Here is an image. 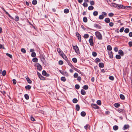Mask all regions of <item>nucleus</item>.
Here are the masks:
<instances>
[{"label":"nucleus","mask_w":132,"mask_h":132,"mask_svg":"<svg viewBox=\"0 0 132 132\" xmlns=\"http://www.w3.org/2000/svg\"><path fill=\"white\" fill-rule=\"evenodd\" d=\"M90 4L91 5H93L95 3L94 1H90Z\"/></svg>","instance_id":"63"},{"label":"nucleus","mask_w":132,"mask_h":132,"mask_svg":"<svg viewBox=\"0 0 132 132\" xmlns=\"http://www.w3.org/2000/svg\"><path fill=\"white\" fill-rule=\"evenodd\" d=\"M97 55V53L96 52H92V55H93V56H94L95 57V56H96Z\"/></svg>","instance_id":"49"},{"label":"nucleus","mask_w":132,"mask_h":132,"mask_svg":"<svg viewBox=\"0 0 132 132\" xmlns=\"http://www.w3.org/2000/svg\"><path fill=\"white\" fill-rule=\"evenodd\" d=\"M94 26L96 28H97L98 29H101V27L98 24H94Z\"/></svg>","instance_id":"12"},{"label":"nucleus","mask_w":132,"mask_h":132,"mask_svg":"<svg viewBox=\"0 0 132 132\" xmlns=\"http://www.w3.org/2000/svg\"><path fill=\"white\" fill-rule=\"evenodd\" d=\"M32 61L34 62H36L38 61V59L37 58L35 57L32 59Z\"/></svg>","instance_id":"20"},{"label":"nucleus","mask_w":132,"mask_h":132,"mask_svg":"<svg viewBox=\"0 0 132 132\" xmlns=\"http://www.w3.org/2000/svg\"><path fill=\"white\" fill-rule=\"evenodd\" d=\"M83 20L84 22H86L87 21V18L86 17H84L83 18Z\"/></svg>","instance_id":"34"},{"label":"nucleus","mask_w":132,"mask_h":132,"mask_svg":"<svg viewBox=\"0 0 132 132\" xmlns=\"http://www.w3.org/2000/svg\"><path fill=\"white\" fill-rule=\"evenodd\" d=\"M16 81L15 79H14L13 80V83L14 85H15L16 84Z\"/></svg>","instance_id":"61"},{"label":"nucleus","mask_w":132,"mask_h":132,"mask_svg":"<svg viewBox=\"0 0 132 132\" xmlns=\"http://www.w3.org/2000/svg\"><path fill=\"white\" fill-rule=\"evenodd\" d=\"M68 64L71 68H72L73 69L74 68V67L70 63H68Z\"/></svg>","instance_id":"51"},{"label":"nucleus","mask_w":132,"mask_h":132,"mask_svg":"<svg viewBox=\"0 0 132 132\" xmlns=\"http://www.w3.org/2000/svg\"><path fill=\"white\" fill-rule=\"evenodd\" d=\"M95 34L97 38L99 40L102 39V36L101 34L98 31H96L95 33Z\"/></svg>","instance_id":"1"},{"label":"nucleus","mask_w":132,"mask_h":132,"mask_svg":"<svg viewBox=\"0 0 132 132\" xmlns=\"http://www.w3.org/2000/svg\"><path fill=\"white\" fill-rule=\"evenodd\" d=\"M64 59L65 60H67V58L66 56L64 54L63 55V56H62Z\"/></svg>","instance_id":"56"},{"label":"nucleus","mask_w":132,"mask_h":132,"mask_svg":"<svg viewBox=\"0 0 132 132\" xmlns=\"http://www.w3.org/2000/svg\"><path fill=\"white\" fill-rule=\"evenodd\" d=\"M73 49L75 50V52L77 53H79V51L78 47L77 46H73Z\"/></svg>","instance_id":"4"},{"label":"nucleus","mask_w":132,"mask_h":132,"mask_svg":"<svg viewBox=\"0 0 132 132\" xmlns=\"http://www.w3.org/2000/svg\"><path fill=\"white\" fill-rule=\"evenodd\" d=\"M76 34L77 36L78 37L79 41L81 42V35L78 32L76 33Z\"/></svg>","instance_id":"5"},{"label":"nucleus","mask_w":132,"mask_h":132,"mask_svg":"<svg viewBox=\"0 0 132 132\" xmlns=\"http://www.w3.org/2000/svg\"><path fill=\"white\" fill-rule=\"evenodd\" d=\"M30 119L31 121H34L35 120V118L32 116L30 117Z\"/></svg>","instance_id":"59"},{"label":"nucleus","mask_w":132,"mask_h":132,"mask_svg":"<svg viewBox=\"0 0 132 132\" xmlns=\"http://www.w3.org/2000/svg\"><path fill=\"white\" fill-rule=\"evenodd\" d=\"M61 81H63V82H65L66 80V79L65 77H63L61 78Z\"/></svg>","instance_id":"37"},{"label":"nucleus","mask_w":132,"mask_h":132,"mask_svg":"<svg viewBox=\"0 0 132 132\" xmlns=\"http://www.w3.org/2000/svg\"><path fill=\"white\" fill-rule=\"evenodd\" d=\"M37 69L38 70L41 71L42 70V66L40 64H38L37 65Z\"/></svg>","instance_id":"7"},{"label":"nucleus","mask_w":132,"mask_h":132,"mask_svg":"<svg viewBox=\"0 0 132 132\" xmlns=\"http://www.w3.org/2000/svg\"><path fill=\"white\" fill-rule=\"evenodd\" d=\"M83 5L84 7H87L88 5V4L85 2H84L83 3Z\"/></svg>","instance_id":"53"},{"label":"nucleus","mask_w":132,"mask_h":132,"mask_svg":"<svg viewBox=\"0 0 132 132\" xmlns=\"http://www.w3.org/2000/svg\"><path fill=\"white\" fill-rule=\"evenodd\" d=\"M97 103L99 105H100L101 104V102L100 100H98L97 101Z\"/></svg>","instance_id":"28"},{"label":"nucleus","mask_w":132,"mask_h":132,"mask_svg":"<svg viewBox=\"0 0 132 132\" xmlns=\"http://www.w3.org/2000/svg\"><path fill=\"white\" fill-rule=\"evenodd\" d=\"M95 61L97 63L101 61L98 58H97L95 59Z\"/></svg>","instance_id":"48"},{"label":"nucleus","mask_w":132,"mask_h":132,"mask_svg":"<svg viewBox=\"0 0 132 132\" xmlns=\"http://www.w3.org/2000/svg\"><path fill=\"white\" fill-rule=\"evenodd\" d=\"M118 54L122 56H123L124 55L123 52L121 50H119L118 53Z\"/></svg>","instance_id":"8"},{"label":"nucleus","mask_w":132,"mask_h":132,"mask_svg":"<svg viewBox=\"0 0 132 132\" xmlns=\"http://www.w3.org/2000/svg\"><path fill=\"white\" fill-rule=\"evenodd\" d=\"M83 88L85 90H87L88 88V86L87 85H85L83 86Z\"/></svg>","instance_id":"39"},{"label":"nucleus","mask_w":132,"mask_h":132,"mask_svg":"<svg viewBox=\"0 0 132 132\" xmlns=\"http://www.w3.org/2000/svg\"><path fill=\"white\" fill-rule=\"evenodd\" d=\"M26 78L28 82L29 83H31L32 81L28 77H26Z\"/></svg>","instance_id":"13"},{"label":"nucleus","mask_w":132,"mask_h":132,"mask_svg":"<svg viewBox=\"0 0 132 132\" xmlns=\"http://www.w3.org/2000/svg\"><path fill=\"white\" fill-rule=\"evenodd\" d=\"M6 71L5 70H4L2 72V74L3 76H4L6 75Z\"/></svg>","instance_id":"43"},{"label":"nucleus","mask_w":132,"mask_h":132,"mask_svg":"<svg viewBox=\"0 0 132 132\" xmlns=\"http://www.w3.org/2000/svg\"><path fill=\"white\" fill-rule=\"evenodd\" d=\"M72 61L75 63H76L77 61V60L76 58H73L72 59Z\"/></svg>","instance_id":"38"},{"label":"nucleus","mask_w":132,"mask_h":132,"mask_svg":"<svg viewBox=\"0 0 132 132\" xmlns=\"http://www.w3.org/2000/svg\"><path fill=\"white\" fill-rule=\"evenodd\" d=\"M46 72L44 70H43L42 72V74L44 76H45L46 74Z\"/></svg>","instance_id":"52"},{"label":"nucleus","mask_w":132,"mask_h":132,"mask_svg":"<svg viewBox=\"0 0 132 132\" xmlns=\"http://www.w3.org/2000/svg\"><path fill=\"white\" fill-rule=\"evenodd\" d=\"M109 79H110V80H113L114 79V77L112 76H110L109 77Z\"/></svg>","instance_id":"50"},{"label":"nucleus","mask_w":132,"mask_h":132,"mask_svg":"<svg viewBox=\"0 0 132 132\" xmlns=\"http://www.w3.org/2000/svg\"><path fill=\"white\" fill-rule=\"evenodd\" d=\"M92 107L94 109H97L99 108V107L96 104H93L92 105Z\"/></svg>","instance_id":"6"},{"label":"nucleus","mask_w":132,"mask_h":132,"mask_svg":"<svg viewBox=\"0 0 132 132\" xmlns=\"http://www.w3.org/2000/svg\"><path fill=\"white\" fill-rule=\"evenodd\" d=\"M86 114V113L84 111H82L81 113V115L82 117H84Z\"/></svg>","instance_id":"21"},{"label":"nucleus","mask_w":132,"mask_h":132,"mask_svg":"<svg viewBox=\"0 0 132 132\" xmlns=\"http://www.w3.org/2000/svg\"><path fill=\"white\" fill-rule=\"evenodd\" d=\"M76 108L77 111H79L80 109V106L78 104H77L76 105Z\"/></svg>","instance_id":"19"},{"label":"nucleus","mask_w":132,"mask_h":132,"mask_svg":"<svg viewBox=\"0 0 132 132\" xmlns=\"http://www.w3.org/2000/svg\"><path fill=\"white\" fill-rule=\"evenodd\" d=\"M129 29L128 28H126L124 30V32L126 33H127L129 32Z\"/></svg>","instance_id":"27"},{"label":"nucleus","mask_w":132,"mask_h":132,"mask_svg":"<svg viewBox=\"0 0 132 132\" xmlns=\"http://www.w3.org/2000/svg\"><path fill=\"white\" fill-rule=\"evenodd\" d=\"M120 98L122 100H124L125 99V97L122 94H120Z\"/></svg>","instance_id":"17"},{"label":"nucleus","mask_w":132,"mask_h":132,"mask_svg":"<svg viewBox=\"0 0 132 132\" xmlns=\"http://www.w3.org/2000/svg\"><path fill=\"white\" fill-rule=\"evenodd\" d=\"M131 7L130 6H126L124 7L125 9H126L127 10H129L131 9Z\"/></svg>","instance_id":"29"},{"label":"nucleus","mask_w":132,"mask_h":132,"mask_svg":"<svg viewBox=\"0 0 132 132\" xmlns=\"http://www.w3.org/2000/svg\"><path fill=\"white\" fill-rule=\"evenodd\" d=\"M93 37L92 36H91L90 37V38L89 41V43H90V44L91 46H93L94 44V43L93 42Z\"/></svg>","instance_id":"3"},{"label":"nucleus","mask_w":132,"mask_h":132,"mask_svg":"<svg viewBox=\"0 0 132 132\" xmlns=\"http://www.w3.org/2000/svg\"><path fill=\"white\" fill-rule=\"evenodd\" d=\"M107 49L108 50L111 51L112 49L111 46L110 45H108L107 46Z\"/></svg>","instance_id":"26"},{"label":"nucleus","mask_w":132,"mask_h":132,"mask_svg":"<svg viewBox=\"0 0 132 132\" xmlns=\"http://www.w3.org/2000/svg\"><path fill=\"white\" fill-rule=\"evenodd\" d=\"M93 14L94 16H96L98 14V13L97 11H95L93 12Z\"/></svg>","instance_id":"31"},{"label":"nucleus","mask_w":132,"mask_h":132,"mask_svg":"<svg viewBox=\"0 0 132 132\" xmlns=\"http://www.w3.org/2000/svg\"><path fill=\"white\" fill-rule=\"evenodd\" d=\"M104 21L106 23H108L110 22V20L109 18H106L105 19Z\"/></svg>","instance_id":"10"},{"label":"nucleus","mask_w":132,"mask_h":132,"mask_svg":"<svg viewBox=\"0 0 132 132\" xmlns=\"http://www.w3.org/2000/svg\"><path fill=\"white\" fill-rule=\"evenodd\" d=\"M39 78L41 80H45V78L43 76H42V75L40 76V77H39Z\"/></svg>","instance_id":"54"},{"label":"nucleus","mask_w":132,"mask_h":132,"mask_svg":"<svg viewBox=\"0 0 132 132\" xmlns=\"http://www.w3.org/2000/svg\"><path fill=\"white\" fill-rule=\"evenodd\" d=\"M124 28L123 27H122L120 30L119 31L120 32H122L123 31Z\"/></svg>","instance_id":"57"},{"label":"nucleus","mask_w":132,"mask_h":132,"mask_svg":"<svg viewBox=\"0 0 132 132\" xmlns=\"http://www.w3.org/2000/svg\"><path fill=\"white\" fill-rule=\"evenodd\" d=\"M116 58L117 59H120L121 58L120 56L119 55H117L116 56Z\"/></svg>","instance_id":"41"},{"label":"nucleus","mask_w":132,"mask_h":132,"mask_svg":"<svg viewBox=\"0 0 132 132\" xmlns=\"http://www.w3.org/2000/svg\"><path fill=\"white\" fill-rule=\"evenodd\" d=\"M72 101L74 103H75L77 102L78 100L77 98H75L73 99Z\"/></svg>","instance_id":"33"},{"label":"nucleus","mask_w":132,"mask_h":132,"mask_svg":"<svg viewBox=\"0 0 132 132\" xmlns=\"http://www.w3.org/2000/svg\"><path fill=\"white\" fill-rule=\"evenodd\" d=\"M128 44L130 47L132 46V42H129Z\"/></svg>","instance_id":"64"},{"label":"nucleus","mask_w":132,"mask_h":132,"mask_svg":"<svg viewBox=\"0 0 132 132\" xmlns=\"http://www.w3.org/2000/svg\"><path fill=\"white\" fill-rule=\"evenodd\" d=\"M64 12L65 13H67L69 12V10L68 9H66L64 10Z\"/></svg>","instance_id":"25"},{"label":"nucleus","mask_w":132,"mask_h":132,"mask_svg":"<svg viewBox=\"0 0 132 132\" xmlns=\"http://www.w3.org/2000/svg\"><path fill=\"white\" fill-rule=\"evenodd\" d=\"M113 129L115 130H117L118 129V126L117 125L114 126L113 127Z\"/></svg>","instance_id":"18"},{"label":"nucleus","mask_w":132,"mask_h":132,"mask_svg":"<svg viewBox=\"0 0 132 132\" xmlns=\"http://www.w3.org/2000/svg\"><path fill=\"white\" fill-rule=\"evenodd\" d=\"M104 18V15H100L99 17V18L100 19H103Z\"/></svg>","instance_id":"40"},{"label":"nucleus","mask_w":132,"mask_h":132,"mask_svg":"<svg viewBox=\"0 0 132 132\" xmlns=\"http://www.w3.org/2000/svg\"><path fill=\"white\" fill-rule=\"evenodd\" d=\"M19 20V18L18 16H15V20L18 21Z\"/></svg>","instance_id":"42"},{"label":"nucleus","mask_w":132,"mask_h":132,"mask_svg":"<svg viewBox=\"0 0 132 132\" xmlns=\"http://www.w3.org/2000/svg\"><path fill=\"white\" fill-rule=\"evenodd\" d=\"M32 4L34 5L36 4L37 3V1L36 0H34L32 2Z\"/></svg>","instance_id":"35"},{"label":"nucleus","mask_w":132,"mask_h":132,"mask_svg":"<svg viewBox=\"0 0 132 132\" xmlns=\"http://www.w3.org/2000/svg\"><path fill=\"white\" fill-rule=\"evenodd\" d=\"M90 128V126L89 125H88L87 124L86 125V126H84V128L86 130Z\"/></svg>","instance_id":"16"},{"label":"nucleus","mask_w":132,"mask_h":132,"mask_svg":"<svg viewBox=\"0 0 132 132\" xmlns=\"http://www.w3.org/2000/svg\"><path fill=\"white\" fill-rule=\"evenodd\" d=\"M24 97L27 100H28L29 98V96L27 94H25L24 95Z\"/></svg>","instance_id":"32"},{"label":"nucleus","mask_w":132,"mask_h":132,"mask_svg":"<svg viewBox=\"0 0 132 132\" xmlns=\"http://www.w3.org/2000/svg\"><path fill=\"white\" fill-rule=\"evenodd\" d=\"M63 73V75L65 76H69V74L68 72H64Z\"/></svg>","instance_id":"23"},{"label":"nucleus","mask_w":132,"mask_h":132,"mask_svg":"<svg viewBox=\"0 0 132 132\" xmlns=\"http://www.w3.org/2000/svg\"><path fill=\"white\" fill-rule=\"evenodd\" d=\"M75 88L77 89H78L80 87V86L79 85L77 84L75 85Z\"/></svg>","instance_id":"47"},{"label":"nucleus","mask_w":132,"mask_h":132,"mask_svg":"<svg viewBox=\"0 0 132 132\" xmlns=\"http://www.w3.org/2000/svg\"><path fill=\"white\" fill-rule=\"evenodd\" d=\"M94 7L92 6H90L88 7V9L89 10H92L93 9Z\"/></svg>","instance_id":"22"},{"label":"nucleus","mask_w":132,"mask_h":132,"mask_svg":"<svg viewBox=\"0 0 132 132\" xmlns=\"http://www.w3.org/2000/svg\"><path fill=\"white\" fill-rule=\"evenodd\" d=\"M21 51L22 53H25L26 52V50L23 48H22L21 49Z\"/></svg>","instance_id":"45"},{"label":"nucleus","mask_w":132,"mask_h":132,"mask_svg":"<svg viewBox=\"0 0 132 132\" xmlns=\"http://www.w3.org/2000/svg\"><path fill=\"white\" fill-rule=\"evenodd\" d=\"M81 93L82 95H85L86 93V92L84 89H82L81 90Z\"/></svg>","instance_id":"15"},{"label":"nucleus","mask_w":132,"mask_h":132,"mask_svg":"<svg viewBox=\"0 0 132 132\" xmlns=\"http://www.w3.org/2000/svg\"><path fill=\"white\" fill-rule=\"evenodd\" d=\"M36 53L35 52H32L31 54V56L33 57H35L36 56Z\"/></svg>","instance_id":"36"},{"label":"nucleus","mask_w":132,"mask_h":132,"mask_svg":"<svg viewBox=\"0 0 132 132\" xmlns=\"http://www.w3.org/2000/svg\"><path fill=\"white\" fill-rule=\"evenodd\" d=\"M111 5L112 6L115 7L118 9L120 8H122L123 7V5H119L115 3H112Z\"/></svg>","instance_id":"2"},{"label":"nucleus","mask_w":132,"mask_h":132,"mask_svg":"<svg viewBox=\"0 0 132 132\" xmlns=\"http://www.w3.org/2000/svg\"><path fill=\"white\" fill-rule=\"evenodd\" d=\"M114 15V14L112 13H110L108 15L110 17H112Z\"/></svg>","instance_id":"55"},{"label":"nucleus","mask_w":132,"mask_h":132,"mask_svg":"<svg viewBox=\"0 0 132 132\" xmlns=\"http://www.w3.org/2000/svg\"><path fill=\"white\" fill-rule=\"evenodd\" d=\"M89 37V35L88 34H85L84 36V37L85 38H87Z\"/></svg>","instance_id":"46"},{"label":"nucleus","mask_w":132,"mask_h":132,"mask_svg":"<svg viewBox=\"0 0 132 132\" xmlns=\"http://www.w3.org/2000/svg\"><path fill=\"white\" fill-rule=\"evenodd\" d=\"M114 105L115 107L118 108L120 106V105L118 103H116L114 104Z\"/></svg>","instance_id":"24"},{"label":"nucleus","mask_w":132,"mask_h":132,"mask_svg":"<svg viewBox=\"0 0 132 132\" xmlns=\"http://www.w3.org/2000/svg\"><path fill=\"white\" fill-rule=\"evenodd\" d=\"M129 125H125L123 128V129L124 130H125V129H128L129 128Z\"/></svg>","instance_id":"9"},{"label":"nucleus","mask_w":132,"mask_h":132,"mask_svg":"<svg viewBox=\"0 0 132 132\" xmlns=\"http://www.w3.org/2000/svg\"><path fill=\"white\" fill-rule=\"evenodd\" d=\"M108 53L110 57L111 58H112L113 57V54L112 52H109Z\"/></svg>","instance_id":"11"},{"label":"nucleus","mask_w":132,"mask_h":132,"mask_svg":"<svg viewBox=\"0 0 132 132\" xmlns=\"http://www.w3.org/2000/svg\"><path fill=\"white\" fill-rule=\"evenodd\" d=\"M113 23L112 22H110L109 23V25L111 27H112L113 26Z\"/></svg>","instance_id":"60"},{"label":"nucleus","mask_w":132,"mask_h":132,"mask_svg":"<svg viewBox=\"0 0 132 132\" xmlns=\"http://www.w3.org/2000/svg\"><path fill=\"white\" fill-rule=\"evenodd\" d=\"M25 88L26 89L29 90L31 89V86L29 85H28L27 86H26Z\"/></svg>","instance_id":"30"},{"label":"nucleus","mask_w":132,"mask_h":132,"mask_svg":"<svg viewBox=\"0 0 132 132\" xmlns=\"http://www.w3.org/2000/svg\"><path fill=\"white\" fill-rule=\"evenodd\" d=\"M78 74L77 73H76L74 74L73 76L74 78H76L78 77Z\"/></svg>","instance_id":"44"},{"label":"nucleus","mask_w":132,"mask_h":132,"mask_svg":"<svg viewBox=\"0 0 132 132\" xmlns=\"http://www.w3.org/2000/svg\"><path fill=\"white\" fill-rule=\"evenodd\" d=\"M59 64L62 65L63 64V62L62 60H60L59 62Z\"/></svg>","instance_id":"58"},{"label":"nucleus","mask_w":132,"mask_h":132,"mask_svg":"<svg viewBox=\"0 0 132 132\" xmlns=\"http://www.w3.org/2000/svg\"><path fill=\"white\" fill-rule=\"evenodd\" d=\"M60 55H61L62 56H63V55H64V54L63 53L62 51L61 52L59 53Z\"/></svg>","instance_id":"62"},{"label":"nucleus","mask_w":132,"mask_h":132,"mask_svg":"<svg viewBox=\"0 0 132 132\" xmlns=\"http://www.w3.org/2000/svg\"><path fill=\"white\" fill-rule=\"evenodd\" d=\"M99 66L100 67L103 68L104 67V65L103 63H100L99 64Z\"/></svg>","instance_id":"14"}]
</instances>
